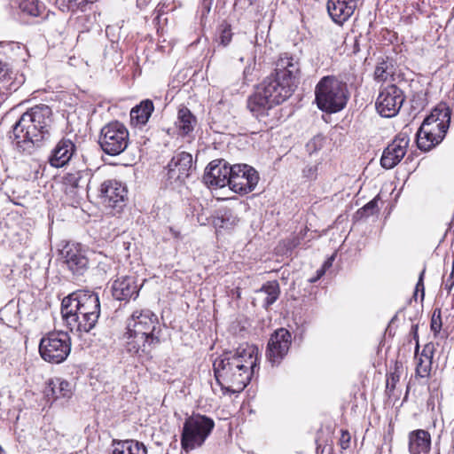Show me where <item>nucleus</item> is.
<instances>
[{"label": "nucleus", "mask_w": 454, "mask_h": 454, "mask_svg": "<svg viewBox=\"0 0 454 454\" xmlns=\"http://www.w3.org/2000/svg\"><path fill=\"white\" fill-rule=\"evenodd\" d=\"M301 75L298 58L288 53L279 56L275 73L266 77L247 99V108L259 122L272 129L278 121L276 106L286 101L294 91Z\"/></svg>", "instance_id": "nucleus-1"}, {"label": "nucleus", "mask_w": 454, "mask_h": 454, "mask_svg": "<svg viewBox=\"0 0 454 454\" xmlns=\"http://www.w3.org/2000/svg\"><path fill=\"white\" fill-rule=\"evenodd\" d=\"M257 354L255 346L245 343L215 359L214 374L223 391L239 393L247 386L259 370Z\"/></svg>", "instance_id": "nucleus-2"}, {"label": "nucleus", "mask_w": 454, "mask_h": 454, "mask_svg": "<svg viewBox=\"0 0 454 454\" xmlns=\"http://www.w3.org/2000/svg\"><path fill=\"white\" fill-rule=\"evenodd\" d=\"M52 110L37 105L25 112L12 126L10 139L13 149L21 156H33L51 137Z\"/></svg>", "instance_id": "nucleus-3"}, {"label": "nucleus", "mask_w": 454, "mask_h": 454, "mask_svg": "<svg viewBox=\"0 0 454 454\" xmlns=\"http://www.w3.org/2000/svg\"><path fill=\"white\" fill-rule=\"evenodd\" d=\"M126 329L125 347L132 355L152 356L160 344L162 329L158 317L149 309L135 310L127 319Z\"/></svg>", "instance_id": "nucleus-4"}, {"label": "nucleus", "mask_w": 454, "mask_h": 454, "mask_svg": "<svg viewBox=\"0 0 454 454\" xmlns=\"http://www.w3.org/2000/svg\"><path fill=\"white\" fill-rule=\"evenodd\" d=\"M347 84L335 76L322 77L315 88V101L317 107L326 113L342 110L348 102Z\"/></svg>", "instance_id": "nucleus-5"}, {"label": "nucleus", "mask_w": 454, "mask_h": 454, "mask_svg": "<svg viewBox=\"0 0 454 454\" xmlns=\"http://www.w3.org/2000/svg\"><path fill=\"white\" fill-rule=\"evenodd\" d=\"M1 49L4 50V54L9 51L12 53L0 59V93L8 94L16 91L25 82L24 75L14 67L15 57L21 55L25 48L19 43L0 42Z\"/></svg>", "instance_id": "nucleus-6"}, {"label": "nucleus", "mask_w": 454, "mask_h": 454, "mask_svg": "<svg viewBox=\"0 0 454 454\" xmlns=\"http://www.w3.org/2000/svg\"><path fill=\"white\" fill-rule=\"evenodd\" d=\"M215 427L214 420L205 415L194 414L188 417L183 425L181 446L189 452L201 447Z\"/></svg>", "instance_id": "nucleus-7"}, {"label": "nucleus", "mask_w": 454, "mask_h": 454, "mask_svg": "<svg viewBox=\"0 0 454 454\" xmlns=\"http://www.w3.org/2000/svg\"><path fill=\"white\" fill-rule=\"evenodd\" d=\"M71 352V338L65 332H53L43 336L39 344L41 357L51 364L64 362Z\"/></svg>", "instance_id": "nucleus-8"}, {"label": "nucleus", "mask_w": 454, "mask_h": 454, "mask_svg": "<svg viewBox=\"0 0 454 454\" xmlns=\"http://www.w3.org/2000/svg\"><path fill=\"white\" fill-rule=\"evenodd\" d=\"M98 143L106 154L119 155L128 147L129 131L119 121L110 122L101 129Z\"/></svg>", "instance_id": "nucleus-9"}, {"label": "nucleus", "mask_w": 454, "mask_h": 454, "mask_svg": "<svg viewBox=\"0 0 454 454\" xmlns=\"http://www.w3.org/2000/svg\"><path fill=\"white\" fill-rule=\"evenodd\" d=\"M259 181L256 170L247 164L232 165L229 186L240 194H247L254 191Z\"/></svg>", "instance_id": "nucleus-10"}, {"label": "nucleus", "mask_w": 454, "mask_h": 454, "mask_svg": "<svg viewBox=\"0 0 454 454\" xmlns=\"http://www.w3.org/2000/svg\"><path fill=\"white\" fill-rule=\"evenodd\" d=\"M62 304L67 306L68 311L80 310L88 315L100 316V301L97 294L90 291L79 290L72 293L62 301Z\"/></svg>", "instance_id": "nucleus-11"}, {"label": "nucleus", "mask_w": 454, "mask_h": 454, "mask_svg": "<svg viewBox=\"0 0 454 454\" xmlns=\"http://www.w3.org/2000/svg\"><path fill=\"white\" fill-rule=\"evenodd\" d=\"M292 343L291 333L280 328L271 335L267 344L266 358L272 366H278L287 355Z\"/></svg>", "instance_id": "nucleus-12"}, {"label": "nucleus", "mask_w": 454, "mask_h": 454, "mask_svg": "<svg viewBox=\"0 0 454 454\" xmlns=\"http://www.w3.org/2000/svg\"><path fill=\"white\" fill-rule=\"evenodd\" d=\"M404 102L403 92L396 85L391 84L384 88L376 101L379 114L387 118L396 115Z\"/></svg>", "instance_id": "nucleus-13"}, {"label": "nucleus", "mask_w": 454, "mask_h": 454, "mask_svg": "<svg viewBox=\"0 0 454 454\" xmlns=\"http://www.w3.org/2000/svg\"><path fill=\"white\" fill-rule=\"evenodd\" d=\"M232 166L223 159L212 160L205 169L204 183L211 188H223L229 185Z\"/></svg>", "instance_id": "nucleus-14"}, {"label": "nucleus", "mask_w": 454, "mask_h": 454, "mask_svg": "<svg viewBox=\"0 0 454 454\" xmlns=\"http://www.w3.org/2000/svg\"><path fill=\"white\" fill-rule=\"evenodd\" d=\"M127 189L116 180L105 181L99 189L101 202L106 207L120 211L127 198Z\"/></svg>", "instance_id": "nucleus-15"}, {"label": "nucleus", "mask_w": 454, "mask_h": 454, "mask_svg": "<svg viewBox=\"0 0 454 454\" xmlns=\"http://www.w3.org/2000/svg\"><path fill=\"white\" fill-rule=\"evenodd\" d=\"M67 306L61 303V314L64 321L70 330L79 333H90L95 328L98 318L95 315H88L74 309L68 311Z\"/></svg>", "instance_id": "nucleus-16"}, {"label": "nucleus", "mask_w": 454, "mask_h": 454, "mask_svg": "<svg viewBox=\"0 0 454 454\" xmlns=\"http://www.w3.org/2000/svg\"><path fill=\"white\" fill-rule=\"evenodd\" d=\"M410 143L409 136L402 132L383 151L380 164L386 169L396 166L404 157Z\"/></svg>", "instance_id": "nucleus-17"}, {"label": "nucleus", "mask_w": 454, "mask_h": 454, "mask_svg": "<svg viewBox=\"0 0 454 454\" xmlns=\"http://www.w3.org/2000/svg\"><path fill=\"white\" fill-rule=\"evenodd\" d=\"M64 262L75 277L83 276L89 269V260L79 244H67L62 250Z\"/></svg>", "instance_id": "nucleus-18"}, {"label": "nucleus", "mask_w": 454, "mask_h": 454, "mask_svg": "<svg viewBox=\"0 0 454 454\" xmlns=\"http://www.w3.org/2000/svg\"><path fill=\"white\" fill-rule=\"evenodd\" d=\"M192 169V154L186 152L177 153L168 164V178L170 181L183 183L190 176Z\"/></svg>", "instance_id": "nucleus-19"}, {"label": "nucleus", "mask_w": 454, "mask_h": 454, "mask_svg": "<svg viewBox=\"0 0 454 454\" xmlns=\"http://www.w3.org/2000/svg\"><path fill=\"white\" fill-rule=\"evenodd\" d=\"M111 294L114 299L121 301H129L136 299L139 294V286L136 278L122 276L115 279L111 286Z\"/></svg>", "instance_id": "nucleus-20"}, {"label": "nucleus", "mask_w": 454, "mask_h": 454, "mask_svg": "<svg viewBox=\"0 0 454 454\" xmlns=\"http://www.w3.org/2000/svg\"><path fill=\"white\" fill-rule=\"evenodd\" d=\"M356 8V0H328L327 12L337 24H343L354 13Z\"/></svg>", "instance_id": "nucleus-21"}, {"label": "nucleus", "mask_w": 454, "mask_h": 454, "mask_svg": "<svg viewBox=\"0 0 454 454\" xmlns=\"http://www.w3.org/2000/svg\"><path fill=\"white\" fill-rule=\"evenodd\" d=\"M75 152V145L69 138L60 139L51 151L49 163L54 168H62L69 162Z\"/></svg>", "instance_id": "nucleus-22"}, {"label": "nucleus", "mask_w": 454, "mask_h": 454, "mask_svg": "<svg viewBox=\"0 0 454 454\" xmlns=\"http://www.w3.org/2000/svg\"><path fill=\"white\" fill-rule=\"evenodd\" d=\"M410 454H427L431 450V435L424 429H416L408 434Z\"/></svg>", "instance_id": "nucleus-23"}, {"label": "nucleus", "mask_w": 454, "mask_h": 454, "mask_svg": "<svg viewBox=\"0 0 454 454\" xmlns=\"http://www.w3.org/2000/svg\"><path fill=\"white\" fill-rule=\"evenodd\" d=\"M43 393L48 400L69 399L73 395V387L68 381L55 378L47 381Z\"/></svg>", "instance_id": "nucleus-24"}, {"label": "nucleus", "mask_w": 454, "mask_h": 454, "mask_svg": "<svg viewBox=\"0 0 454 454\" xmlns=\"http://www.w3.org/2000/svg\"><path fill=\"white\" fill-rule=\"evenodd\" d=\"M416 136L418 147L422 151H429L443 139L445 133H440L434 126L420 125Z\"/></svg>", "instance_id": "nucleus-25"}, {"label": "nucleus", "mask_w": 454, "mask_h": 454, "mask_svg": "<svg viewBox=\"0 0 454 454\" xmlns=\"http://www.w3.org/2000/svg\"><path fill=\"white\" fill-rule=\"evenodd\" d=\"M255 293L257 299L262 303V307L265 309H269L278 299L280 295V286L277 280H270L264 283Z\"/></svg>", "instance_id": "nucleus-26"}, {"label": "nucleus", "mask_w": 454, "mask_h": 454, "mask_svg": "<svg viewBox=\"0 0 454 454\" xmlns=\"http://www.w3.org/2000/svg\"><path fill=\"white\" fill-rule=\"evenodd\" d=\"M434 345L433 342L427 343L417 361L415 374L419 378H429L432 369L433 357L434 355Z\"/></svg>", "instance_id": "nucleus-27"}, {"label": "nucleus", "mask_w": 454, "mask_h": 454, "mask_svg": "<svg viewBox=\"0 0 454 454\" xmlns=\"http://www.w3.org/2000/svg\"><path fill=\"white\" fill-rule=\"evenodd\" d=\"M112 446L111 454H147L145 445L135 440L114 441Z\"/></svg>", "instance_id": "nucleus-28"}, {"label": "nucleus", "mask_w": 454, "mask_h": 454, "mask_svg": "<svg viewBox=\"0 0 454 454\" xmlns=\"http://www.w3.org/2000/svg\"><path fill=\"white\" fill-rule=\"evenodd\" d=\"M196 123V117L187 107L183 106L179 109L177 114V120L176 121V126L179 134L183 136L189 135L192 131H193Z\"/></svg>", "instance_id": "nucleus-29"}, {"label": "nucleus", "mask_w": 454, "mask_h": 454, "mask_svg": "<svg viewBox=\"0 0 454 454\" xmlns=\"http://www.w3.org/2000/svg\"><path fill=\"white\" fill-rule=\"evenodd\" d=\"M154 110L153 103L150 99L142 101L130 111V119L136 124L145 125Z\"/></svg>", "instance_id": "nucleus-30"}, {"label": "nucleus", "mask_w": 454, "mask_h": 454, "mask_svg": "<svg viewBox=\"0 0 454 454\" xmlns=\"http://www.w3.org/2000/svg\"><path fill=\"white\" fill-rule=\"evenodd\" d=\"M19 8L24 14L31 17L43 16L46 9L44 4L39 0H20Z\"/></svg>", "instance_id": "nucleus-31"}, {"label": "nucleus", "mask_w": 454, "mask_h": 454, "mask_svg": "<svg viewBox=\"0 0 454 454\" xmlns=\"http://www.w3.org/2000/svg\"><path fill=\"white\" fill-rule=\"evenodd\" d=\"M89 174L85 171H76L74 173H69L66 177V184L68 189H70V192H74V190L84 189L87 185Z\"/></svg>", "instance_id": "nucleus-32"}, {"label": "nucleus", "mask_w": 454, "mask_h": 454, "mask_svg": "<svg viewBox=\"0 0 454 454\" xmlns=\"http://www.w3.org/2000/svg\"><path fill=\"white\" fill-rule=\"evenodd\" d=\"M393 65L388 58H381L378 60L374 71V79L379 82H385L393 74Z\"/></svg>", "instance_id": "nucleus-33"}, {"label": "nucleus", "mask_w": 454, "mask_h": 454, "mask_svg": "<svg viewBox=\"0 0 454 454\" xmlns=\"http://www.w3.org/2000/svg\"><path fill=\"white\" fill-rule=\"evenodd\" d=\"M218 219L221 220V227H232L237 224L239 218L237 212L232 207H223L219 210Z\"/></svg>", "instance_id": "nucleus-34"}, {"label": "nucleus", "mask_w": 454, "mask_h": 454, "mask_svg": "<svg viewBox=\"0 0 454 454\" xmlns=\"http://www.w3.org/2000/svg\"><path fill=\"white\" fill-rule=\"evenodd\" d=\"M439 113L443 114V118L447 117V114L449 113V106L445 103H440L439 105H437L433 109L431 114L424 119L421 126H426V127L434 126L437 123V121H439Z\"/></svg>", "instance_id": "nucleus-35"}, {"label": "nucleus", "mask_w": 454, "mask_h": 454, "mask_svg": "<svg viewBox=\"0 0 454 454\" xmlns=\"http://www.w3.org/2000/svg\"><path fill=\"white\" fill-rule=\"evenodd\" d=\"M98 0H57L60 8L65 11L74 12L78 9L82 10L87 4H91Z\"/></svg>", "instance_id": "nucleus-36"}, {"label": "nucleus", "mask_w": 454, "mask_h": 454, "mask_svg": "<svg viewBox=\"0 0 454 454\" xmlns=\"http://www.w3.org/2000/svg\"><path fill=\"white\" fill-rule=\"evenodd\" d=\"M378 200L375 198L357 211L361 217H368L378 212Z\"/></svg>", "instance_id": "nucleus-37"}, {"label": "nucleus", "mask_w": 454, "mask_h": 454, "mask_svg": "<svg viewBox=\"0 0 454 454\" xmlns=\"http://www.w3.org/2000/svg\"><path fill=\"white\" fill-rule=\"evenodd\" d=\"M442 325L441 309H435L433 312L430 324L431 331L434 333V336L441 332Z\"/></svg>", "instance_id": "nucleus-38"}, {"label": "nucleus", "mask_w": 454, "mask_h": 454, "mask_svg": "<svg viewBox=\"0 0 454 454\" xmlns=\"http://www.w3.org/2000/svg\"><path fill=\"white\" fill-rule=\"evenodd\" d=\"M231 37L232 33L231 29V25L227 23L222 24L220 26V43L223 46H227L231 43Z\"/></svg>", "instance_id": "nucleus-39"}, {"label": "nucleus", "mask_w": 454, "mask_h": 454, "mask_svg": "<svg viewBox=\"0 0 454 454\" xmlns=\"http://www.w3.org/2000/svg\"><path fill=\"white\" fill-rule=\"evenodd\" d=\"M450 114H451V111L450 108H449V113L447 114V117H445V118H443L442 113H439V121L434 126L437 129V131H439L440 133L446 134V132L449 129L450 122Z\"/></svg>", "instance_id": "nucleus-40"}, {"label": "nucleus", "mask_w": 454, "mask_h": 454, "mask_svg": "<svg viewBox=\"0 0 454 454\" xmlns=\"http://www.w3.org/2000/svg\"><path fill=\"white\" fill-rule=\"evenodd\" d=\"M318 165L309 164L302 170V176L308 180H315L317 177Z\"/></svg>", "instance_id": "nucleus-41"}, {"label": "nucleus", "mask_w": 454, "mask_h": 454, "mask_svg": "<svg viewBox=\"0 0 454 454\" xmlns=\"http://www.w3.org/2000/svg\"><path fill=\"white\" fill-rule=\"evenodd\" d=\"M400 380V373L398 372L397 364H395V370L394 372H391L389 377L387 380V387L394 389L395 387L396 383Z\"/></svg>", "instance_id": "nucleus-42"}, {"label": "nucleus", "mask_w": 454, "mask_h": 454, "mask_svg": "<svg viewBox=\"0 0 454 454\" xmlns=\"http://www.w3.org/2000/svg\"><path fill=\"white\" fill-rule=\"evenodd\" d=\"M350 439H351V436H350V434L348 433V431L341 430V435L340 438V445L342 450H347L348 448H349Z\"/></svg>", "instance_id": "nucleus-43"}, {"label": "nucleus", "mask_w": 454, "mask_h": 454, "mask_svg": "<svg viewBox=\"0 0 454 454\" xmlns=\"http://www.w3.org/2000/svg\"><path fill=\"white\" fill-rule=\"evenodd\" d=\"M424 274H425V269L419 274V280H418V283L416 285V291H415V294H414V295H416L417 293L419 291H420L421 292V300L424 299V295H425V288H424V283H423Z\"/></svg>", "instance_id": "nucleus-44"}, {"label": "nucleus", "mask_w": 454, "mask_h": 454, "mask_svg": "<svg viewBox=\"0 0 454 454\" xmlns=\"http://www.w3.org/2000/svg\"><path fill=\"white\" fill-rule=\"evenodd\" d=\"M322 141H323V137H315L312 140H310L307 144L308 150L309 151H311V150L316 151V150H317V146L321 147Z\"/></svg>", "instance_id": "nucleus-45"}, {"label": "nucleus", "mask_w": 454, "mask_h": 454, "mask_svg": "<svg viewBox=\"0 0 454 454\" xmlns=\"http://www.w3.org/2000/svg\"><path fill=\"white\" fill-rule=\"evenodd\" d=\"M304 235L305 234H302L301 237L296 236V237H293V238L289 239L287 240V245H286L287 248L294 249V248L297 247L300 245L301 239L303 238Z\"/></svg>", "instance_id": "nucleus-46"}, {"label": "nucleus", "mask_w": 454, "mask_h": 454, "mask_svg": "<svg viewBox=\"0 0 454 454\" xmlns=\"http://www.w3.org/2000/svg\"><path fill=\"white\" fill-rule=\"evenodd\" d=\"M213 4V0H201L202 15H207L210 12Z\"/></svg>", "instance_id": "nucleus-47"}, {"label": "nucleus", "mask_w": 454, "mask_h": 454, "mask_svg": "<svg viewBox=\"0 0 454 454\" xmlns=\"http://www.w3.org/2000/svg\"><path fill=\"white\" fill-rule=\"evenodd\" d=\"M444 289L447 290L448 293L450 292L454 286V271L452 270L450 278L444 282Z\"/></svg>", "instance_id": "nucleus-48"}, {"label": "nucleus", "mask_w": 454, "mask_h": 454, "mask_svg": "<svg viewBox=\"0 0 454 454\" xmlns=\"http://www.w3.org/2000/svg\"><path fill=\"white\" fill-rule=\"evenodd\" d=\"M325 273V268H320L319 270H317L316 277L309 278V281L310 283H315V282H317L318 279H320V278L323 277V275H324Z\"/></svg>", "instance_id": "nucleus-49"}, {"label": "nucleus", "mask_w": 454, "mask_h": 454, "mask_svg": "<svg viewBox=\"0 0 454 454\" xmlns=\"http://www.w3.org/2000/svg\"><path fill=\"white\" fill-rule=\"evenodd\" d=\"M333 257H331V258L327 259V260L324 262V264H323V266H322L321 268H325V270L327 268H330V267L332 266V264H333Z\"/></svg>", "instance_id": "nucleus-50"}, {"label": "nucleus", "mask_w": 454, "mask_h": 454, "mask_svg": "<svg viewBox=\"0 0 454 454\" xmlns=\"http://www.w3.org/2000/svg\"><path fill=\"white\" fill-rule=\"evenodd\" d=\"M418 328H419L418 325H413L411 326V332L413 333V337H414L415 340L419 339Z\"/></svg>", "instance_id": "nucleus-51"}, {"label": "nucleus", "mask_w": 454, "mask_h": 454, "mask_svg": "<svg viewBox=\"0 0 454 454\" xmlns=\"http://www.w3.org/2000/svg\"><path fill=\"white\" fill-rule=\"evenodd\" d=\"M155 12H157V16L155 20H159L160 14L162 13V8H160L159 6L156 8Z\"/></svg>", "instance_id": "nucleus-52"}, {"label": "nucleus", "mask_w": 454, "mask_h": 454, "mask_svg": "<svg viewBox=\"0 0 454 454\" xmlns=\"http://www.w3.org/2000/svg\"><path fill=\"white\" fill-rule=\"evenodd\" d=\"M415 340H416L415 354L417 355V353L419 352V339H417Z\"/></svg>", "instance_id": "nucleus-53"}, {"label": "nucleus", "mask_w": 454, "mask_h": 454, "mask_svg": "<svg viewBox=\"0 0 454 454\" xmlns=\"http://www.w3.org/2000/svg\"><path fill=\"white\" fill-rule=\"evenodd\" d=\"M255 1H256V0H248V2H249V4H250V5H253V4H254V2H255Z\"/></svg>", "instance_id": "nucleus-54"}, {"label": "nucleus", "mask_w": 454, "mask_h": 454, "mask_svg": "<svg viewBox=\"0 0 454 454\" xmlns=\"http://www.w3.org/2000/svg\"><path fill=\"white\" fill-rule=\"evenodd\" d=\"M142 4L141 0H137V5L140 6Z\"/></svg>", "instance_id": "nucleus-55"}, {"label": "nucleus", "mask_w": 454, "mask_h": 454, "mask_svg": "<svg viewBox=\"0 0 454 454\" xmlns=\"http://www.w3.org/2000/svg\"><path fill=\"white\" fill-rule=\"evenodd\" d=\"M0 454H2V452H0Z\"/></svg>", "instance_id": "nucleus-56"}]
</instances>
